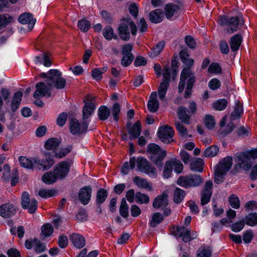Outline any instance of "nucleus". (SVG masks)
<instances>
[{"label": "nucleus", "mask_w": 257, "mask_h": 257, "mask_svg": "<svg viewBox=\"0 0 257 257\" xmlns=\"http://www.w3.org/2000/svg\"><path fill=\"white\" fill-rule=\"evenodd\" d=\"M40 77L45 78L44 82L37 83L33 97L38 99L45 96L50 97L53 87L58 89H63L66 84V80L62 77V73L57 69H51L47 73H42Z\"/></svg>", "instance_id": "f257e3e1"}, {"label": "nucleus", "mask_w": 257, "mask_h": 257, "mask_svg": "<svg viewBox=\"0 0 257 257\" xmlns=\"http://www.w3.org/2000/svg\"><path fill=\"white\" fill-rule=\"evenodd\" d=\"M181 61L185 65L186 67L182 70L181 73L180 81L178 85V91L180 93L183 91L186 80L188 79L184 94V97L187 98L191 96L192 90L196 81L195 74L191 70V67L193 65L194 61L193 59L190 58L186 59L185 60H183Z\"/></svg>", "instance_id": "f03ea898"}, {"label": "nucleus", "mask_w": 257, "mask_h": 257, "mask_svg": "<svg viewBox=\"0 0 257 257\" xmlns=\"http://www.w3.org/2000/svg\"><path fill=\"white\" fill-rule=\"evenodd\" d=\"M45 160H40L37 158L32 160L25 157L20 156L19 158V163L23 167L27 169H33L34 167L38 168L39 169L43 168V170H46L50 169L54 164V160L50 157V154L48 152L45 153Z\"/></svg>", "instance_id": "7ed1b4c3"}, {"label": "nucleus", "mask_w": 257, "mask_h": 257, "mask_svg": "<svg viewBox=\"0 0 257 257\" xmlns=\"http://www.w3.org/2000/svg\"><path fill=\"white\" fill-rule=\"evenodd\" d=\"M232 165V158L230 156L223 159L216 166L215 170L214 180L217 184L223 182L226 173L231 168Z\"/></svg>", "instance_id": "20e7f679"}, {"label": "nucleus", "mask_w": 257, "mask_h": 257, "mask_svg": "<svg viewBox=\"0 0 257 257\" xmlns=\"http://www.w3.org/2000/svg\"><path fill=\"white\" fill-rule=\"evenodd\" d=\"M244 21L242 17H232L228 18L224 15L220 16L218 20V24L221 26H226V31L229 33L236 32L239 25H244Z\"/></svg>", "instance_id": "39448f33"}, {"label": "nucleus", "mask_w": 257, "mask_h": 257, "mask_svg": "<svg viewBox=\"0 0 257 257\" xmlns=\"http://www.w3.org/2000/svg\"><path fill=\"white\" fill-rule=\"evenodd\" d=\"M147 152L152 155L150 157L151 160L158 167H162V161L167 155V152L155 144H150L147 146Z\"/></svg>", "instance_id": "423d86ee"}, {"label": "nucleus", "mask_w": 257, "mask_h": 257, "mask_svg": "<svg viewBox=\"0 0 257 257\" xmlns=\"http://www.w3.org/2000/svg\"><path fill=\"white\" fill-rule=\"evenodd\" d=\"M163 75V82L160 84L158 91L159 98L164 101L170 81V70L168 65L164 66Z\"/></svg>", "instance_id": "0eeeda50"}, {"label": "nucleus", "mask_w": 257, "mask_h": 257, "mask_svg": "<svg viewBox=\"0 0 257 257\" xmlns=\"http://www.w3.org/2000/svg\"><path fill=\"white\" fill-rule=\"evenodd\" d=\"M157 134L159 139L165 144L174 142L173 137L174 135V131L171 126L167 124L159 127Z\"/></svg>", "instance_id": "6e6552de"}, {"label": "nucleus", "mask_w": 257, "mask_h": 257, "mask_svg": "<svg viewBox=\"0 0 257 257\" xmlns=\"http://www.w3.org/2000/svg\"><path fill=\"white\" fill-rule=\"evenodd\" d=\"M95 97L87 95L83 100L85 104L82 108V119L85 120L90 116L95 109Z\"/></svg>", "instance_id": "1a4fd4ad"}, {"label": "nucleus", "mask_w": 257, "mask_h": 257, "mask_svg": "<svg viewBox=\"0 0 257 257\" xmlns=\"http://www.w3.org/2000/svg\"><path fill=\"white\" fill-rule=\"evenodd\" d=\"M171 234L178 237H182V240L185 242H188L195 238L196 236H191L190 230L184 226L173 227L171 230Z\"/></svg>", "instance_id": "9d476101"}, {"label": "nucleus", "mask_w": 257, "mask_h": 257, "mask_svg": "<svg viewBox=\"0 0 257 257\" xmlns=\"http://www.w3.org/2000/svg\"><path fill=\"white\" fill-rule=\"evenodd\" d=\"M250 158L251 157L249 155V152H244L237 155L235 160L241 168H242L244 170L247 171L252 166Z\"/></svg>", "instance_id": "9b49d317"}, {"label": "nucleus", "mask_w": 257, "mask_h": 257, "mask_svg": "<svg viewBox=\"0 0 257 257\" xmlns=\"http://www.w3.org/2000/svg\"><path fill=\"white\" fill-rule=\"evenodd\" d=\"M88 124L86 121L82 123L75 118L70 120V129L71 133L73 135H80L85 132L87 129Z\"/></svg>", "instance_id": "f8f14e48"}, {"label": "nucleus", "mask_w": 257, "mask_h": 257, "mask_svg": "<svg viewBox=\"0 0 257 257\" xmlns=\"http://www.w3.org/2000/svg\"><path fill=\"white\" fill-rule=\"evenodd\" d=\"M213 183L211 180L206 181L201 192V204L204 205L210 200L212 194Z\"/></svg>", "instance_id": "ddd939ff"}, {"label": "nucleus", "mask_w": 257, "mask_h": 257, "mask_svg": "<svg viewBox=\"0 0 257 257\" xmlns=\"http://www.w3.org/2000/svg\"><path fill=\"white\" fill-rule=\"evenodd\" d=\"M137 167L138 170L149 175H154L156 172L154 167L144 158L139 157L137 159Z\"/></svg>", "instance_id": "4468645a"}, {"label": "nucleus", "mask_w": 257, "mask_h": 257, "mask_svg": "<svg viewBox=\"0 0 257 257\" xmlns=\"http://www.w3.org/2000/svg\"><path fill=\"white\" fill-rule=\"evenodd\" d=\"M70 170V165L68 162H62L57 164L53 171L57 179H62L64 178Z\"/></svg>", "instance_id": "2eb2a0df"}, {"label": "nucleus", "mask_w": 257, "mask_h": 257, "mask_svg": "<svg viewBox=\"0 0 257 257\" xmlns=\"http://www.w3.org/2000/svg\"><path fill=\"white\" fill-rule=\"evenodd\" d=\"M25 245L27 249H31L34 247V250L38 253L44 251L46 249L45 244L36 238L33 239H27L25 241Z\"/></svg>", "instance_id": "dca6fc26"}, {"label": "nucleus", "mask_w": 257, "mask_h": 257, "mask_svg": "<svg viewBox=\"0 0 257 257\" xmlns=\"http://www.w3.org/2000/svg\"><path fill=\"white\" fill-rule=\"evenodd\" d=\"M17 210L14 204L5 203L0 206V215L4 218H10L16 214Z\"/></svg>", "instance_id": "f3484780"}, {"label": "nucleus", "mask_w": 257, "mask_h": 257, "mask_svg": "<svg viewBox=\"0 0 257 257\" xmlns=\"http://www.w3.org/2000/svg\"><path fill=\"white\" fill-rule=\"evenodd\" d=\"M92 193V189L90 186H85L81 188L78 193L80 201L83 204L86 205L89 202Z\"/></svg>", "instance_id": "a211bd4d"}, {"label": "nucleus", "mask_w": 257, "mask_h": 257, "mask_svg": "<svg viewBox=\"0 0 257 257\" xmlns=\"http://www.w3.org/2000/svg\"><path fill=\"white\" fill-rule=\"evenodd\" d=\"M18 21L22 24H28L30 31L33 29L36 22V20L33 18L32 14L28 13L21 14L19 17Z\"/></svg>", "instance_id": "6ab92c4d"}, {"label": "nucleus", "mask_w": 257, "mask_h": 257, "mask_svg": "<svg viewBox=\"0 0 257 257\" xmlns=\"http://www.w3.org/2000/svg\"><path fill=\"white\" fill-rule=\"evenodd\" d=\"M168 205V195L164 192L162 194L156 197L153 203V206L155 208H166Z\"/></svg>", "instance_id": "aec40b11"}, {"label": "nucleus", "mask_w": 257, "mask_h": 257, "mask_svg": "<svg viewBox=\"0 0 257 257\" xmlns=\"http://www.w3.org/2000/svg\"><path fill=\"white\" fill-rule=\"evenodd\" d=\"M69 239L73 245L78 249L82 248L85 245V239L81 234L72 233L69 236Z\"/></svg>", "instance_id": "412c9836"}, {"label": "nucleus", "mask_w": 257, "mask_h": 257, "mask_svg": "<svg viewBox=\"0 0 257 257\" xmlns=\"http://www.w3.org/2000/svg\"><path fill=\"white\" fill-rule=\"evenodd\" d=\"M159 103L157 99V93L154 91L150 96V100L148 103V108L151 112H156L159 108Z\"/></svg>", "instance_id": "4be33fe9"}, {"label": "nucleus", "mask_w": 257, "mask_h": 257, "mask_svg": "<svg viewBox=\"0 0 257 257\" xmlns=\"http://www.w3.org/2000/svg\"><path fill=\"white\" fill-rule=\"evenodd\" d=\"M188 109L184 106L178 108L177 112L179 119L182 122L188 124L190 123V115L188 113Z\"/></svg>", "instance_id": "5701e85b"}, {"label": "nucleus", "mask_w": 257, "mask_h": 257, "mask_svg": "<svg viewBox=\"0 0 257 257\" xmlns=\"http://www.w3.org/2000/svg\"><path fill=\"white\" fill-rule=\"evenodd\" d=\"M133 182L139 188L146 189L148 191L153 190L151 183L149 182L146 179L142 178L139 176H136L133 179Z\"/></svg>", "instance_id": "b1692460"}, {"label": "nucleus", "mask_w": 257, "mask_h": 257, "mask_svg": "<svg viewBox=\"0 0 257 257\" xmlns=\"http://www.w3.org/2000/svg\"><path fill=\"white\" fill-rule=\"evenodd\" d=\"M141 133V124L140 121H136L134 125L128 131L130 135V139H134L138 138Z\"/></svg>", "instance_id": "393cba45"}, {"label": "nucleus", "mask_w": 257, "mask_h": 257, "mask_svg": "<svg viewBox=\"0 0 257 257\" xmlns=\"http://www.w3.org/2000/svg\"><path fill=\"white\" fill-rule=\"evenodd\" d=\"M163 14L160 9H157L152 11L149 14V20L153 23H158L162 21Z\"/></svg>", "instance_id": "a878e982"}, {"label": "nucleus", "mask_w": 257, "mask_h": 257, "mask_svg": "<svg viewBox=\"0 0 257 257\" xmlns=\"http://www.w3.org/2000/svg\"><path fill=\"white\" fill-rule=\"evenodd\" d=\"M242 42V37L240 34H236L230 38L229 44L232 51H236L239 48Z\"/></svg>", "instance_id": "bb28decb"}, {"label": "nucleus", "mask_w": 257, "mask_h": 257, "mask_svg": "<svg viewBox=\"0 0 257 257\" xmlns=\"http://www.w3.org/2000/svg\"><path fill=\"white\" fill-rule=\"evenodd\" d=\"M118 34L120 38L124 41H128L130 38V33L127 26L125 24L119 25Z\"/></svg>", "instance_id": "cd10ccee"}, {"label": "nucleus", "mask_w": 257, "mask_h": 257, "mask_svg": "<svg viewBox=\"0 0 257 257\" xmlns=\"http://www.w3.org/2000/svg\"><path fill=\"white\" fill-rule=\"evenodd\" d=\"M22 96L23 94L21 91H18L14 94L11 102V109L13 112H15L19 107Z\"/></svg>", "instance_id": "c85d7f7f"}, {"label": "nucleus", "mask_w": 257, "mask_h": 257, "mask_svg": "<svg viewBox=\"0 0 257 257\" xmlns=\"http://www.w3.org/2000/svg\"><path fill=\"white\" fill-rule=\"evenodd\" d=\"M204 163L201 158H196L193 160L190 165V169L194 172H202L203 170Z\"/></svg>", "instance_id": "c756f323"}, {"label": "nucleus", "mask_w": 257, "mask_h": 257, "mask_svg": "<svg viewBox=\"0 0 257 257\" xmlns=\"http://www.w3.org/2000/svg\"><path fill=\"white\" fill-rule=\"evenodd\" d=\"M61 140L57 138H52L49 139L45 144V148L48 150H55L57 147L60 145Z\"/></svg>", "instance_id": "7c9ffc66"}, {"label": "nucleus", "mask_w": 257, "mask_h": 257, "mask_svg": "<svg viewBox=\"0 0 257 257\" xmlns=\"http://www.w3.org/2000/svg\"><path fill=\"white\" fill-rule=\"evenodd\" d=\"M136 163V158L135 157L131 158L129 162H126L123 163L121 169V173L124 175L127 174L130 169H133L135 168Z\"/></svg>", "instance_id": "2f4dec72"}, {"label": "nucleus", "mask_w": 257, "mask_h": 257, "mask_svg": "<svg viewBox=\"0 0 257 257\" xmlns=\"http://www.w3.org/2000/svg\"><path fill=\"white\" fill-rule=\"evenodd\" d=\"M110 109L105 106H101L98 109L97 114L101 120H106L110 116Z\"/></svg>", "instance_id": "473e14b6"}, {"label": "nucleus", "mask_w": 257, "mask_h": 257, "mask_svg": "<svg viewBox=\"0 0 257 257\" xmlns=\"http://www.w3.org/2000/svg\"><path fill=\"white\" fill-rule=\"evenodd\" d=\"M243 112L242 104L239 102H235V107L234 111L230 115V119L231 121L238 119L240 117Z\"/></svg>", "instance_id": "72a5a7b5"}, {"label": "nucleus", "mask_w": 257, "mask_h": 257, "mask_svg": "<svg viewBox=\"0 0 257 257\" xmlns=\"http://www.w3.org/2000/svg\"><path fill=\"white\" fill-rule=\"evenodd\" d=\"M72 149V146H68L65 149H62L59 152L57 151V150H56L55 151H53L52 153V154H50L49 153H48L50 155V157L53 159V157L55 156L56 158H62L64 157H65L68 153H69ZM53 160V159H52Z\"/></svg>", "instance_id": "f704fd0d"}, {"label": "nucleus", "mask_w": 257, "mask_h": 257, "mask_svg": "<svg viewBox=\"0 0 257 257\" xmlns=\"http://www.w3.org/2000/svg\"><path fill=\"white\" fill-rule=\"evenodd\" d=\"M53 232V227L50 223H46L41 227V236L43 239L51 236Z\"/></svg>", "instance_id": "c9c22d12"}, {"label": "nucleus", "mask_w": 257, "mask_h": 257, "mask_svg": "<svg viewBox=\"0 0 257 257\" xmlns=\"http://www.w3.org/2000/svg\"><path fill=\"white\" fill-rule=\"evenodd\" d=\"M136 202L139 204H148L150 201V198L147 194L141 192H137L135 195Z\"/></svg>", "instance_id": "e433bc0d"}, {"label": "nucleus", "mask_w": 257, "mask_h": 257, "mask_svg": "<svg viewBox=\"0 0 257 257\" xmlns=\"http://www.w3.org/2000/svg\"><path fill=\"white\" fill-rule=\"evenodd\" d=\"M219 148L217 146L212 145L206 149L203 153L205 157H213L218 153Z\"/></svg>", "instance_id": "4c0bfd02"}, {"label": "nucleus", "mask_w": 257, "mask_h": 257, "mask_svg": "<svg viewBox=\"0 0 257 257\" xmlns=\"http://www.w3.org/2000/svg\"><path fill=\"white\" fill-rule=\"evenodd\" d=\"M107 191L103 189L100 188L97 192L96 195V203L98 205H100L103 203L107 196Z\"/></svg>", "instance_id": "58836bf2"}, {"label": "nucleus", "mask_w": 257, "mask_h": 257, "mask_svg": "<svg viewBox=\"0 0 257 257\" xmlns=\"http://www.w3.org/2000/svg\"><path fill=\"white\" fill-rule=\"evenodd\" d=\"M42 179L45 183L47 184H51L55 182L57 180V178L56 177L54 173L53 174L52 172H49L43 175Z\"/></svg>", "instance_id": "ea45409f"}, {"label": "nucleus", "mask_w": 257, "mask_h": 257, "mask_svg": "<svg viewBox=\"0 0 257 257\" xmlns=\"http://www.w3.org/2000/svg\"><path fill=\"white\" fill-rule=\"evenodd\" d=\"M185 195V192L183 190L177 188L174 192V201L176 203H180L184 198Z\"/></svg>", "instance_id": "a19ab883"}, {"label": "nucleus", "mask_w": 257, "mask_h": 257, "mask_svg": "<svg viewBox=\"0 0 257 257\" xmlns=\"http://www.w3.org/2000/svg\"><path fill=\"white\" fill-rule=\"evenodd\" d=\"M57 194V190L54 189H41L38 192V194L42 198L51 197L55 196Z\"/></svg>", "instance_id": "79ce46f5"}, {"label": "nucleus", "mask_w": 257, "mask_h": 257, "mask_svg": "<svg viewBox=\"0 0 257 257\" xmlns=\"http://www.w3.org/2000/svg\"><path fill=\"white\" fill-rule=\"evenodd\" d=\"M189 176L191 187L199 186L203 183V179L199 175H190Z\"/></svg>", "instance_id": "37998d69"}, {"label": "nucleus", "mask_w": 257, "mask_h": 257, "mask_svg": "<svg viewBox=\"0 0 257 257\" xmlns=\"http://www.w3.org/2000/svg\"><path fill=\"white\" fill-rule=\"evenodd\" d=\"M103 35L107 40H110L112 38L116 39L117 36L114 34L113 29L109 26L105 27L103 30Z\"/></svg>", "instance_id": "c03bdc74"}, {"label": "nucleus", "mask_w": 257, "mask_h": 257, "mask_svg": "<svg viewBox=\"0 0 257 257\" xmlns=\"http://www.w3.org/2000/svg\"><path fill=\"white\" fill-rule=\"evenodd\" d=\"M179 8V7L176 5L172 4H167L165 7V16L167 19L172 18L174 13Z\"/></svg>", "instance_id": "a18cd8bd"}, {"label": "nucleus", "mask_w": 257, "mask_h": 257, "mask_svg": "<svg viewBox=\"0 0 257 257\" xmlns=\"http://www.w3.org/2000/svg\"><path fill=\"white\" fill-rule=\"evenodd\" d=\"M107 70L106 67H104L100 69H93L91 71L92 77L96 80H99L102 78V74L106 72Z\"/></svg>", "instance_id": "49530a36"}, {"label": "nucleus", "mask_w": 257, "mask_h": 257, "mask_svg": "<svg viewBox=\"0 0 257 257\" xmlns=\"http://www.w3.org/2000/svg\"><path fill=\"white\" fill-rule=\"evenodd\" d=\"M119 213L124 218H126L128 215V205L124 198H122L119 207Z\"/></svg>", "instance_id": "de8ad7c7"}, {"label": "nucleus", "mask_w": 257, "mask_h": 257, "mask_svg": "<svg viewBox=\"0 0 257 257\" xmlns=\"http://www.w3.org/2000/svg\"><path fill=\"white\" fill-rule=\"evenodd\" d=\"M227 101L225 99H220L212 103V107L216 110H222L227 106Z\"/></svg>", "instance_id": "09e8293b"}, {"label": "nucleus", "mask_w": 257, "mask_h": 257, "mask_svg": "<svg viewBox=\"0 0 257 257\" xmlns=\"http://www.w3.org/2000/svg\"><path fill=\"white\" fill-rule=\"evenodd\" d=\"M177 184L184 188H190V178L188 176H180L177 182Z\"/></svg>", "instance_id": "8fccbe9b"}, {"label": "nucleus", "mask_w": 257, "mask_h": 257, "mask_svg": "<svg viewBox=\"0 0 257 257\" xmlns=\"http://www.w3.org/2000/svg\"><path fill=\"white\" fill-rule=\"evenodd\" d=\"M163 220V217L161 213H155L152 216V220L150 222V225L154 227L157 224L160 223Z\"/></svg>", "instance_id": "3c124183"}, {"label": "nucleus", "mask_w": 257, "mask_h": 257, "mask_svg": "<svg viewBox=\"0 0 257 257\" xmlns=\"http://www.w3.org/2000/svg\"><path fill=\"white\" fill-rule=\"evenodd\" d=\"M211 251L209 247L203 246L198 251L197 257H211Z\"/></svg>", "instance_id": "603ef678"}, {"label": "nucleus", "mask_w": 257, "mask_h": 257, "mask_svg": "<svg viewBox=\"0 0 257 257\" xmlns=\"http://www.w3.org/2000/svg\"><path fill=\"white\" fill-rule=\"evenodd\" d=\"M78 27L81 31L86 32L90 27V23L85 19L81 20L78 22Z\"/></svg>", "instance_id": "864d4df0"}, {"label": "nucleus", "mask_w": 257, "mask_h": 257, "mask_svg": "<svg viewBox=\"0 0 257 257\" xmlns=\"http://www.w3.org/2000/svg\"><path fill=\"white\" fill-rule=\"evenodd\" d=\"M172 170L173 166L172 165V162H171V161H167L165 163L164 169V177L167 179L169 178L171 176Z\"/></svg>", "instance_id": "5fc2aeb1"}, {"label": "nucleus", "mask_w": 257, "mask_h": 257, "mask_svg": "<svg viewBox=\"0 0 257 257\" xmlns=\"http://www.w3.org/2000/svg\"><path fill=\"white\" fill-rule=\"evenodd\" d=\"M204 123L208 129L213 128L215 125V121L213 116L209 114L206 115L204 118Z\"/></svg>", "instance_id": "6e6d98bb"}, {"label": "nucleus", "mask_w": 257, "mask_h": 257, "mask_svg": "<svg viewBox=\"0 0 257 257\" xmlns=\"http://www.w3.org/2000/svg\"><path fill=\"white\" fill-rule=\"evenodd\" d=\"M13 18L8 15H0V30L2 27H6L11 23Z\"/></svg>", "instance_id": "4d7b16f0"}, {"label": "nucleus", "mask_w": 257, "mask_h": 257, "mask_svg": "<svg viewBox=\"0 0 257 257\" xmlns=\"http://www.w3.org/2000/svg\"><path fill=\"white\" fill-rule=\"evenodd\" d=\"M175 125L176 129L179 132L180 135L182 136H186L188 134L187 129L186 127L180 121H176Z\"/></svg>", "instance_id": "13d9d810"}, {"label": "nucleus", "mask_w": 257, "mask_h": 257, "mask_svg": "<svg viewBox=\"0 0 257 257\" xmlns=\"http://www.w3.org/2000/svg\"><path fill=\"white\" fill-rule=\"evenodd\" d=\"M120 112V106L118 103H114L112 105V113L113 119L117 121L119 119V115Z\"/></svg>", "instance_id": "bf43d9fd"}, {"label": "nucleus", "mask_w": 257, "mask_h": 257, "mask_svg": "<svg viewBox=\"0 0 257 257\" xmlns=\"http://www.w3.org/2000/svg\"><path fill=\"white\" fill-rule=\"evenodd\" d=\"M246 223L250 226L257 224V213H250L246 217Z\"/></svg>", "instance_id": "052dcab7"}, {"label": "nucleus", "mask_w": 257, "mask_h": 257, "mask_svg": "<svg viewBox=\"0 0 257 257\" xmlns=\"http://www.w3.org/2000/svg\"><path fill=\"white\" fill-rule=\"evenodd\" d=\"M172 162L173 167H174V170L177 173H180L182 172L183 166L181 162L177 159H172L170 160Z\"/></svg>", "instance_id": "680f3d73"}, {"label": "nucleus", "mask_w": 257, "mask_h": 257, "mask_svg": "<svg viewBox=\"0 0 257 257\" xmlns=\"http://www.w3.org/2000/svg\"><path fill=\"white\" fill-rule=\"evenodd\" d=\"M123 56L121 61V65L124 67L128 66L133 61L134 58L133 54L123 55Z\"/></svg>", "instance_id": "e2e57ef3"}, {"label": "nucleus", "mask_w": 257, "mask_h": 257, "mask_svg": "<svg viewBox=\"0 0 257 257\" xmlns=\"http://www.w3.org/2000/svg\"><path fill=\"white\" fill-rule=\"evenodd\" d=\"M208 72L213 73H221L222 69L220 66L217 63H212L208 67Z\"/></svg>", "instance_id": "0e129e2a"}, {"label": "nucleus", "mask_w": 257, "mask_h": 257, "mask_svg": "<svg viewBox=\"0 0 257 257\" xmlns=\"http://www.w3.org/2000/svg\"><path fill=\"white\" fill-rule=\"evenodd\" d=\"M27 206H28V207H27L26 208H23L24 209H28V212L30 213H33L36 211V210L37 208V202L34 199H31V201L29 202Z\"/></svg>", "instance_id": "69168bd1"}, {"label": "nucleus", "mask_w": 257, "mask_h": 257, "mask_svg": "<svg viewBox=\"0 0 257 257\" xmlns=\"http://www.w3.org/2000/svg\"><path fill=\"white\" fill-rule=\"evenodd\" d=\"M31 201L30 199V196L28 193L24 192L23 193L21 198V204L23 208L28 207L29 202Z\"/></svg>", "instance_id": "338daca9"}, {"label": "nucleus", "mask_w": 257, "mask_h": 257, "mask_svg": "<svg viewBox=\"0 0 257 257\" xmlns=\"http://www.w3.org/2000/svg\"><path fill=\"white\" fill-rule=\"evenodd\" d=\"M67 114L65 112L60 113L57 119V123L60 126H63L67 120Z\"/></svg>", "instance_id": "774afa93"}]
</instances>
